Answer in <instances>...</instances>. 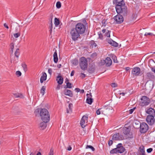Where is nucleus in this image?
Masks as SVG:
<instances>
[{"label":"nucleus","instance_id":"nucleus-1","mask_svg":"<svg viewBox=\"0 0 155 155\" xmlns=\"http://www.w3.org/2000/svg\"><path fill=\"white\" fill-rule=\"evenodd\" d=\"M113 3L115 6L116 11L118 14H121L124 16H127L129 12L127 7L125 6L124 0H114Z\"/></svg>","mask_w":155,"mask_h":155},{"label":"nucleus","instance_id":"nucleus-2","mask_svg":"<svg viewBox=\"0 0 155 155\" xmlns=\"http://www.w3.org/2000/svg\"><path fill=\"white\" fill-rule=\"evenodd\" d=\"M40 115L42 121L48 122L50 120V115L48 110L46 109L40 110Z\"/></svg>","mask_w":155,"mask_h":155},{"label":"nucleus","instance_id":"nucleus-3","mask_svg":"<svg viewBox=\"0 0 155 155\" xmlns=\"http://www.w3.org/2000/svg\"><path fill=\"white\" fill-rule=\"evenodd\" d=\"M79 64L81 68L85 71L87 69V61L86 59L84 57H82L80 59Z\"/></svg>","mask_w":155,"mask_h":155},{"label":"nucleus","instance_id":"nucleus-4","mask_svg":"<svg viewBox=\"0 0 155 155\" xmlns=\"http://www.w3.org/2000/svg\"><path fill=\"white\" fill-rule=\"evenodd\" d=\"M70 34L71 36L72 39L74 41L78 40L81 34L80 33L78 32L75 28H72L70 32Z\"/></svg>","mask_w":155,"mask_h":155},{"label":"nucleus","instance_id":"nucleus-5","mask_svg":"<svg viewBox=\"0 0 155 155\" xmlns=\"http://www.w3.org/2000/svg\"><path fill=\"white\" fill-rule=\"evenodd\" d=\"M75 28L81 35L85 32L86 28L83 23H79L76 25Z\"/></svg>","mask_w":155,"mask_h":155},{"label":"nucleus","instance_id":"nucleus-6","mask_svg":"<svg viewBox=\"0 0 155 155\" xmlns=\"http://www.w3.org/2000/svg\"><path fill=\"white\" fill-rule=\"evenodd\" d=\"M140 100V105L142 107L147 106L150 102V99L146 96H143Z\"/></svg>","mask_w":155,"mask_h":155},{"label":"nucleus","instance_id":"nucleus-7","mask_svg":"<svg viewBox=\"0 0 155 155\" xmlns=\"http://www.w3.org/2000/svg\"><path fill=\"white\" fill-rule=\"evenodd\" d=\"M88 116L87 115H84L81 119L80 121V124L83 128L84 127L87 125V123L88 122Z\"/></svg>","mask_w":155,"mask_h":155},{"label":"nucleus","instance_id":"nucleus-8","mask_svg":"<svg viewBox=\"0 0 155 155\" xmlns=\"http://www.w3.org/2000/svg\"><path fill=\"white\" fill-rule=\"evenodd\" d=\"M124 139V136L119 134L117 133L114 134L113 136L112 140H120Z\"/></svg>","mask_w":155,"mask_h":155},{"label":"nucleus","instance_id":"nucleus-9","mask_svg":"<svg viewBox=\"0 0 155 155\" xmlns=\"http://www.w3.org/2000/svg\"><path fill=\"white\" fill-rule=\"evenodd\" d=\"M130 129L129 128L125 127L123 129V132L125 135L126 138H131V136L130 135Z\"/></svg>","mask_w":155,"mask_h":155},{"label":"nucleus","instance_id":"nucleus-10","mask_svg":"<svg viewBox=\"0 0 155 155\" xmlns=\"http://www.w3.org/2000/svg\"><path fill=\"white\" fill-rule=\"evenodd\" d=\"M140 131L141 133H145L148 129V125L145 123H142L140 124Z\"/></svg>","mask_w":155,"mask_h":155},{"label":"nucleus","instance_id":"nucleus-11","mask_svg":"<svg viewBox=\"0 0 155 155\" xmlns=\"http://www.w3.org/2000/svg\"><path fill=\"white\" fill-rule=\"evenodd\" d=\"M123 15L118 14L114 17V19L117 24H120L123 21L124 18L123 17Z\"/></svg>","mask_w":155,"mask_h":155},{"label":"nucleus","instance_id":"nucleus-12","mask_svg":"<svg viewBox=\"0 0 155 155\" xmlns=\"http://www.w3.org/2000/svg\"><path fill=\"white\" fill-rule=\"evenodd\" d=\"M102 110H101V111L102 112V114H103L104 112L105 113L108 112L110 110H111L112 112L114 111L113 107L108 105L104 106L102 108Z\"/></svg>","mask_w":155,"mask_h":155},{"label":"nucleus","instance_id":"nucleus-13","mask_svg":"<svg viewBox=\"0 0 155 155\" xmlns=\"http://www.w3.org/2000/svg\"><path fill=\"white\" fill-rule=\"evenodd\" d=\"M140 70L139 68L136 67L134 68L132 71V73L134 76H139L140 74Z\"/></svg>","mask_w":155,"mask_h":155},{"label":"nucleus","instance_id":"nucleus-14","mask_svg":"<svg viewBox=\"0 0 155 155\" xmlns=\"http://www.w3.org/2000/svg\"><path fill=\"white\" fill-rule=\"evenodd\" d=\"M154 116H147L146 120L148 124L150 125H152L154 123Z\"/></svg>","mask_w":155,"mask_h":155},{"label":"nucleus","instance_id":"nucleus-15","mask_svg":"<svg viewBox=\"0 0 155 155\" xmlns=\"http://www.w3.org/2000/svg\"><path fill=\"white\" fill-rule=\"evenodd\" d=\"M146 112L148 114V116H155V110L152 108L150 107L146 109Z\"/></svg>","mask_w":155,"mask_h":155},{"label":"nucleus","instance_id":"nucleus-16","mask_svg":"<svg viewBox=\"0 0 155 155\" xmlns=\"http://www.w3.org/2000/svg\"><path fill=\"white\" fill-rule=\"evenodd\" d=\"M117 147L118 153H122L125 150V148L122 146V144L121 143L118 144Z\"/></svg>","mask_w":155,"mask_h":155},{"label":"nucleus","instance_id":"nucleus-17","mask_svg":"<svg viewBox=\"0 0 155 155\" xmlns=\"http://www.w3.org/2000/svg\"><path fill=\"white\" fill-rule=\"evenodd\" d=\"M146 78L150 80L149 81H152L155 79V76L151 72L147 73L146 74Z\"/></svg>","mask_w":155,"mask_h":155},{"label":"nucleus","instance_id":"nucleus-18","mask_svg":"<svg viewBox=\"0 0 155 155\" xmlns=\"http://www.w3.org/2000/svg\"><path fill=\"white\" fill-rule=\"evenodd\" d=\"M112 60L109 57H107L105 60V63L107 66H110L112 64Z\"/></svg>","mask_w":155,"mask_h":155},{"label":"nucleus","instance_id":"nucleus-19","mask_svg":"<svg viewBox=\"0 0 155 155\" xmlns=\"http://www.w3.org/2000/svg\"><path fill=\"white\" fill-rule=\"evenodd\" d=\"M146 85L149 86L150 88L152 89L154 86V82L153 81H148L147 82Z\"/></svg>","mask_w":155,"mask_h":155},{"label":"nucleus","instance_id":"nucleus-20","mask_svg":"<svg viewBox=\"0 0 155 155\" xmlns=\"http://www.w3.org/2000/svg\"><path fill=\"white\" fill-rule=\"evenodd\" d=\"M64 92L65 95L68 96L70 97H72L73 96V94L72 92L68 90L65 89Z\"/></svg>","mask_w":155,"mask_h":155},{"label":"nucleus","instance_id":"nucleus-21","mask_svg":"<svg viewBox=\"0 0 155 155\" xmlns=\"http://www.w3.org/2000/svg\"><path fill=\"white\" fill-rule=\"evenodd\" d=\"M43 122H41L39 126L41 129L43 130L45 128L47 127L46 123L48 122H46L44 121H43Z\"/></svg>","mask_w":155,"mask_h":155},{"label":"nucleus","instance_id":"nucleus-22","mask_svg":"<svg viewBox=\"0 0 155 155\" xmlns=\"http://www.w3.org/2000/svg\"><path fill=\"white\" fill-rule=\"evenodd\" d=\"M139 150L140 152L137 155H145L144 147V146H142L140 147Z\"/></svg>","mask_w":155,"mask_h":155},{"label":"nucleus","instance_id":"nucleus-23","mask_svg":"<svg viewBox=\"0 0 155 155\" xmlns=\"http://www.w3.org/2000/svg\"><path fill=\"white\" fill-rule=\"evenodd\" d=\"M56 80L59 84H61L63 83V78L61 76L58 75L57 77Z\"/></svg>","mask_w":155,"mask_h":155},{"label":"nucleus","instance_id":"nucleus-24","mask_svg":"<svg viewBox=\"0 0 155 155\" xmlns=\"http://www.w3.org/2000/svg\"><path fill=\"white\" fill-rule=\"evenodd\" d=\"M42 75L40 78V82L42 83L44 81H45L47 78V74L45 72H43Z\"/></svg>","mask_w":155,"mask_h":155},{"label":"nucleus","instance_id":"nucleus-25","mask_svg":"<svg viewBox=\"0 0 155 155\" xmlns=\"http://www.w3.org/2000/svg\"><path fill=\"white\" fill-rule=\"evenodd\" d=\"M69 80L68 78L65 79V82L66 83V86L64 87L65 88H71L72 87V84L68 82Z\"/></svg>","mask_w":155,"mask_h":155},{"label":"nucleus","instance_id":"nucleus-26","mask_svg":"<svg viewBox=\"0 0 155 155\" xmlns=\"http://www.w3.org/2000/svg\"><path fill=\"white\" fill-rule=\"evenodd\" d=\"M95 69V66L94 65H92L91 66H90L88 71L89 73H92L94 72Z\"/></svg>","mask_w":155,"mask_h":155},{"label":"nucleus","instance_id":"nucleus-27","mask_svg":"<svg viewBox=\"0 0 155 155\" xmlns=\"http://www.w3.org/2000/svg\"><path fill=\"white\" fill-rule=\"evenodd\" d=\"M54 61L55 63H56L58 62V57L57 51L56 50L53 54Z\"/></svg>","mask_w":155,"mask_h":155},{"label":"nucleus","instance_id":"nucleus-28","mask_svg":"<svg viewBox=\"0 0 155 155\" xmlns=\"http://www.w3.org/2000/svg\"><path fill=\"white\" fill-rule=\"evenodd\" d=\"M13 95L15 98H24V97L22 95V94L20 93H15L13 94Z\"/></svg>","mask_w":155,"mask_h":155},{"label":"nucleus","instance_id":"nucleus-29","mask_svg":"<svg viewBox=\"0 0 155 155\" xmlns=\"http://www.w3.org/2000/svg\"><path fill=\"white\" fill-rule=\"evenodd\" d=\"M73 105L71 103L69 104L68 105V108L67 109V112L68 113H70L72 112Z\"/></svg>","mask_w":155,"mask_h":155},{"label":"nucleus","instance_id":"nucleus-30","mask_svg":"<svg viewBox=\"0 0 155 155\" xmlns=\"http://www.w3.org/2000/svg\"><path fill=\"white\" fill-rule=\"evenodd\" d=\"M20 54V53L19 49L17 48L15 53V56L18 59V58Z\"/></svg>","mask_w":155,"mask_h":155},{"label":"nucleus","instance_id":"nucleus-31","mask_svg":"<svg viewBox=\"0 0 155 155\" xmlns=\"http://www.w3.org/2000/svg\"><path fill=\"white\" fill-rule=\"evenodd\" d=\"M60 21L59 19L55 18H54V23L56 26L57 27L60 24Z\"/></svg>","mask_w":155,"mask_h":155},{"label":"nucleus","instance_id":"nucleus-32","mask_svg":"<svg viewBox=\"0 0 155 155\" xmlns=\"http://www.w3.org/2000/svg\"><path fill=\"white\" fill-rule=\"evenodd\" d=\"M71 63L74 65H77L78 64V60L77 59L75 58L72 60Z\"/></svg>","mask_w":155,"mask_h":155},{"label":"nucleus","instance_id":"nucleus-33","mask_svg":"<svg viewBox=\"0 0 155 155\" xmlns=\"http://www.w3.org/2000/svg\"><path fill=\"white\" fill-rule=\"evenodd\" d=\"M117 150V147L116 148L113 149L112 150H111L110 152V153L112 154H113L116 153H118Z\"/></svg>","mask_w":155,"mask_h":155},{"label":"nucleus","instance_id":"nucleus-34","mask_svg":"<svg viewBox=\"0 0 155 155\" xmlns=\"http://www.w3.org/2000/svg\"><path fill=\"white\" fill-rule=\"evenodd\" d=\"M20 35L21 32L20 31H19L18 32L16 33H14L13 34L14 37L16 38H18L20 36Z\"/></svg>","mask_w":155,"mask_h":155},{"label":"nucleus","instance_id":"nucleus-35","mask_svg":"<svg viewBox=\"0 0 155 155\" xmlns=\"http://www.w3.org/2000/svg\"><path fill=\"white\" fill-rule=\"evenodd\" d=\"M46 87H45L43 86L42 87L40 90V92L42 95H44L45 94V90Z\"/></svg>","mask_w":155,"mask_h":155},{"label":"nucleus","instance_id":"nucleus-36","mask_svg":"<svg viewBox=\"0 0 155 155\" xmlns=\"http://www.w3.org/2000/svg\"><path fill=\"white\" fill-rule=\"evenodd\" d=\"M93 99L92 98L91 99H86V102L87 103L89 104H91L93 102Z\"/></svg>","mask_w":155,"mask_h":155},{"label":"nucleus","instance_id":"nucleus-37","mask_svg":"<svg viewBox=\"0 0 155 155\" xmlns=\"http://www.w3.org/2000/svg\"><path fill=\"white\" fill-rule=\"evenodd\" d=\"M21 65L23 68L24 70L26 72L27 70V66L26 64L25 63H23Z\"/></svg>","mask_w":155,"mask_h":155},{"label":"nucleus","instance_id":"nucleus-38","mask_svg":"<svg viewBox=\"0 0 155 155\" xmlns=\"http://www.w3.org/2000/svg\"><path fill=\"white\" fill-rule=\"evenodd\" d=\"M10 46L11 49V51L12 53L13 52V49L14 47V44L13 43H12L10 44Z\"/></svg>","mask_w":155,"mask_h":155},{"label":"nucleus","instance_id":"nucleus-39","mask_svg":"<svg viewBox=\"0 0 155 155\" xmlns=\"http://www.w3.org/2000/svg\"><path fill=\"white\" fill-rule=\"evenodd\" d=\"M110 31L107 30L104 35L107 37H110Z\"/></svg>","mask_w":155,"mask_h":155},{"label":"nucleus","instance_id":"nucleus-40","mask_svg":"<svg viewBox=\"0 0 155 155\" xmlns=\"http://www.w3.org/2000/svg\"><path fill=\"white\" fill-rule=\"evenodd\" d=\"M91 46L92 47H95L97 45L95 42L94 41H91L90 42Z\"/></svg>","mask_w":155,"mask_h":155},{"label":"nucleus","instance_id":"nucleus-41","mask_svg":"<svg viewBox=\"0 0 155 155\" xmlns=\"http://www.w3.org/2000/svg\"><path fill=\"white\" fill-rule=\"evenodd\" d=\"M110 45L115 47H117L118 46V44L114 41H112Z\"/></svg>","mask_w":155,"mask_h":155},{"label":"nucleus","instance_id":"nucleus-42","mask_svg":"<svg viewBox=\"0 0 155 155\" xmlns=\"http://www.w3.org/2000/svg\"><path fill=\"white\" fill-rule=\"evenodd\" d=\"M56 6L58 8H59L61 6V3L59 2H58L56 4Z\"/></svg>","mask_w":155,"mask_h":155},{"label":"nucleus","instance_id":"nucleus-43","mask_svg":"<svg viewBox=\"0 0 155 155\" xmlns=\"http://www.w3.org/2000/svg\"><path fill=\"white\" fill-rule=\"evenodd\" d=\"M88 148L91 149L92 151H94L95 150L94 148L91 145H87V146L86 147V148L87 149Z\"/></svg>","mask_w":155,"mask_h":155},{"label":"nucleus","instance_id":"nucleus-44","mask_svg":"<svg viewBox=\"0 0 155 155\" xmlns=\"http://www.w3.org/2000/svg\"><path fill=\"white\" fill-rule=\"evenodd\" d=\"M112 59L114 63H117V57L114 55L112 56Z\"/></svg>","mask_w":155,"mask_h":155},{"label":"nucleus","instance_id":"nucleus-45","mask_svg":"<svg viewBox=\"0 0 155 155\" xmlns=\"http://www.w3.org/2000/svg\"><path fill=\"white\" fill-rule=\"evenodd\" d=\"M106 21L107 20L105 19H103L102 21V26H105L107 25L106 23Z\"/></svg>","mask_w":155,"mask_h":155},{"label":"nucleus","instance_id":"nucleus-46","mask_svg":"<svg viewBox=\"0 0 155 155\" xmlns=\"http://www.w3.org/2000/svg\"><path fill=\"white\" fill-rule=\"evenodd\" d=\"M54 149L53 148L51 147L50 150V152L49 153V155H53Z\"/></svg>","mask_w":155,"mask_h":155},{"label":"nucleus","instance_id":"nucleus-47","mask_svg":"<svg viewBox=\"0 0 155 155\" xmlns=\"http://www.w3.org/2000/svg\"><path fill=\"white\" fill-rule=\"evenodd\" d=\"M102 108H101L97 110L96 113H97V114L99 115L101 114V112H102L101 111V110H102Z\"/></svg>","mask_w":155,"mask_h":155},{"label":"nucleus","instance_id":"nucleus-48","mask_svg":"<svg viewBox=\"0 0 155 155\" xmlns=\"http://www.w3.org/2000/svg\"><path fill=\"white\" fill-rule=\"evenodd\" d=\"M16 74L18 77H19L21 75V73L20 71H17L16 72Z\"/></svg>","mask_w":155,"mask_h":155},{"label":"nucleus","instance_id":"nucleus-49","mask_svg":"<svg viewBox=\"0 0 155 155\" xmlns=\"http://www.w3.org/2000/svg\"><path fill=\"white\" fill-rule=\"evenodd\" d=\"M49 28L50 29V31L51 33L52 29V21H51V23H50Z\"/></svg>","mask_w":155,"mask_h":155},{"label":"nucleus","instance_id":"nucleus-50","mask_svg":"<svg viewBox=\"0 0 155 155\" xmlns=\"http://www.w3.org/2000/svg\"><path fill=\"white\" fill-rule=\"evenodd\" d=\"M136 108V107H135L133 108L132 109H130L129 110V114H132L133 113L135 109Z\"/></svg>","mask_w":155,"mask_h":155},{"label":"nucleus","instance_id":"nucleus-51","mask_svg":"<svg viewBox=\"0 0 155 155\" xmlns=\"http://www.w3.org/2000/svg\"><path fill=\"white\" fill-rule=\"evenodd\" d=\"M111 86L113 87H115L117 86V84L115 83H113L111 84Z\"/></svg>","mask_w":155,"mask_h":155},{"label":"nucleus","instance_id":"nucleus-52","mask_svg":"<svg viewBox=\"0 0 155 155\" xmlns=\"http://www.w3.org/2000/svg\"><path fill=\"white\" fill-rule=\"evenodd\" d=\"M80 77H81L82 78H84L85 77L86 75L85 74L82 73H81L80 74Z\"/></svg>","mask_w":155,"mask_h":155},{"label":"nucleus","instance_id":"nucleus-53","mask_svg":"<svg viewBox=\"0 0 155 155\" xmlns=\"http://www.w3.org/2000/svg\"><path fill=\"white\" fill-rule=\"evenodd\" d=\"M113 142L112 140H110L108 142V144L109 146H110L113 144Z\"/></svg>","mask_w":155,"mask_h":155},{"label":"nucleus","instance_id":"nucleus-54","mask_svg":"<svg viewBox=\"0 0 155 155\" xmlns=\"http://www.w3.org/2000/svg\"><path fill=\"white\" fill-rule=\"evenodd\" d=\"M97 56V54L96 53H93L91 54V58H95Z\"/></svg>","mask_w":155,"mask_h":155},{"label":"nucleus","instance_id":"nucleus-55","mask_svg":"<svg viewBox=\"0 0 155 155\" xmlns=\"http://www.w3.org/2000/svg\"><path fill=\"white\" fill-rule=\"evenodd\" d=\"M153 150V149L152 148H150L149 149H148L147 150V152L148 153H151Z\"/></svg>","mask_w":155,"mask_h":155},{"label":"nucleus","instance_id":"nucleus-56","mask_svg":"<svg viewBox=\"0 0 155 155\" xmlns=\"http://www.w3.org/2000/svg\"><path fill=\"white\" fill-rule=\"evenodd\" d=\"M113 41V40L111 39H109L107 40V42L110 44H111Z\"/></svg>","mask_w":155,"mask_h":155},{"label":"nucleus","instance_id":"nucleus-57","mask_svg":"<svg viewBox=\"0 0 155 155\" xmlns=\"http://www.w3.org/2000/svg\"><path fill=\"white\" fill-rule=\"evenodd\" d=\"M60 84H58L57 86V87L56 88V90H59L60 89L61 87V86H60Z\"/></svg>","mask_w":155,"mask_h":155},{"label":"nucleus","instance_id":"nucleus-58","mask_svg":"<svg viewBox=\"0 0 155 155\" xmlns=\"http://www.w3.org/2000/svg\"><path fill=\"white\" fill-rule=\"evenodd\" d=\"M48 72L50 74H51L52 72V70L51 68H49L48 69Z\"/></svg>","mask_w":155,"mask_h":155},{"label":"nucleus","instance_id":"nucleus-59","mask_svg":"<svg viewBox=\"0 0 155 155\" xmlns=\"http://www.w3.org/2000/svg\"><path fill=\"white\" fill-rule=\"evenodd\" d=\"M86 95H87V97H90L92 98V96L91 95V93H90L89 94H87Z\"/></svg>","mask_w":155,"mask_h":155},{"label":"nucleus","instance_id":"nucleus-60","mask_svg":"<svg viewBox=\"0 0 155 155\" xmlns=\"http://www.w3.org/2000/svg\"><path fill=\"white\" fill-rule=\"evenodd\" d=\"M153 35V34L152 33H147V32H146L145 35H144L145 36H146L147 35Z\"/></svg>","mask_w":155,"mask_h":155},{"label":"nucleus","instance_id":"nucleus-61","mask_svg":"<svg viewBox=\"0 0 155 155\" xmlns=\"http://www.w3.org/2000/svg\"><path fill=\"white\" fill-rule=\"evenodd\" d=\"M40 111V109L39 108H37L36 109L35 111V113H38Z\"/></svg>","mask_w":155,"mask_h":155},{"label":"nucleus","instance_id":"nucleus-62","mask_svg":"<svg viewBox=\"0 0 155 155\" xmlns=\"http://www.w3.org/2000/svg\"><path fill=\"white\" fill-rule=\"evenodd\" d=\"M152 71L155 73V66L154 67L151 68Z\"/></svg>","mask_w":155,"mask_h":155},{"label":"nucleus","instance_id":"nucleus-63","mask_svg":"<svg viewBox=\"0 0 155 155\" xmlns=\"http://www.w3.org/2000/svg\"><path fill=\"white\" fill-rule=\"evenodd\" d=\"M4 26L5 28H6L7 29L8 28V26L7 25L6 23H5L4 24Z\"/></svg>","mask_w":155,"mask_h":155},{"label":"nucleus","instance_id":"nucleus-64","mask_svg":"<svg viewBox=\"0 0 155 155\" xmlns=\"http://www.w3.org/2000/svg\"><path fill=\"white\" fill-rule=\"evenodd\" d=\"M71 149H72V148H71V147L70 146H68V147L67 150H68L70 151L71 150Z\"/></svg>","mask_w":155,"mask_h":155}]
</instances>
